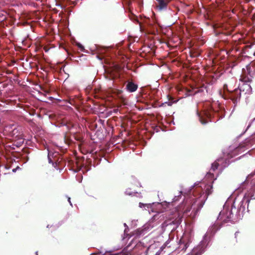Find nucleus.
Listing matches in <instances>:
<instances>
[{
    "label": "nucleus",
    "instance_id": "nucleus-6",
    "mask_svg": "<svg viewBox=\"0 0 255 255\" xmlns=\"http://www.w3.org/2000/svg\"><path fill=\"white\" fill-rule=\"evenodd\" d=\"M253 184V190L248 191L247 193H246L245 195V197L248 198V202L250 201V199H255V180L252 181Z\"/></svg>",
    "mask_w": 255,
    "mask_h": 255
},
{
    "label": "nucleus",
    "instance_id": "nucleus-16",
    "mask_svg": "<svg viewBox=\"0 0 255 255\" xmlns=\"http://www.w3.org/2000/svg\"><path fill=\"white\" fill-rule=\"evenodd\" d=\"M68 202H69V203H70V205H71V206H72V203H71V202L70 198V197H69V198H68Z\"/></svg>",
    "mask_w": 255,
    "mask_h": 255
},
{
    "label": "nucleus",
    "instance_id": "nucleus-10",
    "mask_svg": "<svg viewBox=\"0 0 255 255\" xmlns=\"http://www.w3.org/2000/svg\"><path fill=\"white\" fill-rule=\"evenodd\" d=\"M137 85L132 82H129L127 85L128 90L130 92H133L136 90Z\"/></svg>",
    "mask_w": 255,
    "mask_h": 255
},
{
    "label": "nucleus",
    "instance_id": "nucleus-1",
    "mask_svg": "<svg viewBox=\"0 0 255 255\" xmlns=\"http://www.w3.org/2000/svg\"><path fill=\"white\" fill-rule=\"evenodd\" d=\"M204 187L202 193L190 197L189 204L184 211V214H187L191 210L195 214L203 206L208 196L212 193V186L205 185Z\"/></svg>",
    "mask_w": 255,
    "mask_h": 255
},
{
    "label": "nucleus",
    "instance_id": "nucleus-4",
    "mask_svg": "<svg viewBox=\"0 0 255 255\" xmlns=\"http://www.w3.org/2000/svg\"><path fill=\"white\" fill-rule=\"evenodd\" d=\"M205 243L202 241L200 245L192 250L191 255H201L205 251Z\"/></svg>",
    "mask_w": 255,
    "mask_h": 255
},
{
    "label": "nucleus",
    "instance_id": "nucleus-17",
    "mask_svg": "<svg viewBox=\"0 0 255 255\" xmlns=\"http://www.w3.org/2000/svg\"><path fill=\"white\" fill-rule=\"evenodd\" d=\"M91 255H100V254H92Z\"/></svg>",
    "mask_w": 255,
    "mask_h": 255
},
{
    "label": "nucleus",
    "instance_id": "nucleus-21",
    "mask_svg": "<svg viewBox=\"0 0 255 255\" xmlns=\"http://www.w3.org/2000/svg\"><path fill=\"white\" fill-rule=\"evenodd\" d=\"M124 226H127L126 224H124Z\"/></svg>",
    "mask_w": 255,
    "mask_h": 255
},
{
    "label": "nucleus",
    "instance_id": "nucleus-13",
    "mask_svg": "<svg viewBox=\"0 0 255 255\" xmlns=\"http://www.w3.org/2000/svg\"><path fill=\"white\" fill-rule=\"evenodd\" d=\"M48 157L49 162L52 163V159L51 158V153L50 152H48Z\"/></svg>",
    "mask_w": 255,
    "mask_h": 255
},
{
    "label": "nucleus",
    "instance_id": "nucleus-19",
    "mask_svg": "<svg viewBox=\"0 0 255 255\" xmlns=\"http://www.w3.org/2000/svg\"><path fill=\"white\" fill-rule=\"evenodd\" d=\"M238 233V232H236V233H235V236H236V237L237 236V235Z\"/></svg>",
    "mask_w": 255,
    "mask_h": 255
},
{
    "label": "nucleus",
    "instance_id": "nucleus-18",
    "mask_svg": "<svg viewBox=\"0 0 255 255\" xmlns=\"http://www.w3.org/2000/svg\"><path fill=\"white\" fill-rule=\"evenodd\" d=\"M246 86H247V87H248V88L249 89H250L251 88L250 86L249 85H247Z\"/></svg>",
    "mask_w": 255,
    "mask_h": 255
},
{
    "label": "nucleus",
    "instance_id": "nucleus-8",
    "mask_svg": "<svg viewBox=\"0 0 255 255\" xmlns=\"http://www.w3.org/2000/svg\"><path fill=\"white\" fill-rule=\"evenodd\" d=\"M158 2L157 6L160 10L166 7V5L169 1L166 0H156Z\"/></svg>",
    "mask_w": 255,
    "mask_h": 255
},
{
    "label": "nucleus",
    "instance_id": "nucleus-22",
    "mask_svg": "<svg viewBox=\"0 0 255 255\" xmlns=\"http://www.w3.org/2000/svg\"><path fill=\"white\" fill-rule=\"evenodd\" d=\"M36 255H38V254H37V252L36 253Z\"/></svg>",
    "mask_w": 255,
    "mask_h": 255
},
{
    "label": "nucleus",
    "instance_id": "nucleus-7",
    "mask_svg": "<svg viewBox=\"0 0 255 255\" xmlns=\"http://www.w3.org/2000/svg\"><path fill=\"white\" fill-rule=\"evenodd\" d=\"M219 165V163L217 161L214 162L212 165L211 170L210 172L207 174L206 176V178L210 180L213 179H216V178H214V175L213 173H211V170L214 171L215 169H217L218 166Z\"/></svg>",
    "mask_w": 255,
    "mask_h": 255
},
{
    "label": "nucleus",
    "instance_id": "nucleus-15",
    "mask_svg": "<svg viewBox=\"0 0 255 255\" xmlns=\"http://www.w3.org/2000/svg\"><path fill=\"white\" fill-rule=\"evenodd\" d=\"M251 176H253V175H252V174H251V175H249V176H248V177H247V179H248V181L250 179V178H251Z\"/></svg>",
    "mask_w": 255,
    "mask_h": 255
},
{
    "label": "nucleus",
    "instance_id": "nucleus-20",
    "mask_svg": "<svg viewBox=\"0 0 255 255\" xmlns=\"http://www.w3.org/2000/svg\"><path fill=\"white\" fill-rule=\"evenodd\" d=\"M220 160H221L220 159H218V161L219 162V161H220Z\"/></svg>",
    "mask_w": 255,
    "mask_h": 255
},
{
    "label": "nucleus",
    "instance_id": "nucleus-2",
    "mask_svg": "<svg viewBox=\"0 0 255 255\" xmlns=\"http://www.w3.org/2000/svg\"><path fill=\"white\" fill-rule=\"evenodd\" d=\"M233 208L236 210V208L233 207V205L230 206L228 204H225L223 210L219 214L218 220L223 223H227L230 221L233 217L232 210Z\"/></svg>",
    "mask_w": 255,
    "mask_h": 255
},
{
    "label": "nucleus",
    "instance_id": "nucleus-14",
    "mask_svg": "<svg viewBox=\"0 0 255 255\" xmlns=\"http://www.w3.org/2000/svg\"><path fill=\"white\" fill-rule=\"evenodd\" d=\"M77 45H78V47H79V48H80L81 50L83 49V46H82L81 44L78 43V44H77Z\"/></svg>",
    "mask_w": 255,
    "mask_h": 255
},
{
    "label": "nucleus",
    "instance_id": "nucleus-11",
    "mask_svg": "<svg viewBox=\"0 0 255 255\" xmlns=\"http://www.w3.org/2000/svg\"><path fill=\"white\" fill-rule=\"evenodd\" d=\"M218 229V228H217V225H214L212 227H211V228L209 229V231H211L212 232H215Z\"/></svg>",
    "mask_w": 255,
    "mask_h": 255
},
{
    "label": "nucleus",
    "instance_id": "nucleus-3",
    "mask_svg": "<svg viewBox=\"0 0 255 255\" xmlns=\"http://www.w3.org/2000/svg\"><path fill=\"white\" fill-rule=\"evenodd\" d=\"M144 248L143 243L141 242L137 243L136 241L133 240L124 249L123 253L125 255H128L133 250L135 252H138V254L139 255L142 253L140 251L142 250Z\"/></svg>",
    "mask_w": 255,
    "mask_h": 255
},
{
    "label": "nucleus",
    "instance_id": "nucleus-12",
    "mask_svg": "<svg viewBox=\"0 0 255 255\" xmlns=\"http://www.w3.org/2000/svg\"><path fill=\"white\" fill-rule=\"evenodd\" d=\"M149 206V204H143L141 203H139V207L140 208H142L145 206H147V207H148Z\"/></svg>",
    "mask_w": 255,
    "mask_h": 255
},
{
    "label": "nucleus",
    "instance_id": "nucleus-5",
    "mask_svg": "<svg viewBox=\"0 0 255 255\" xmlns=\"http://www.w3.org/2000/svg\"><path fill=\"white\" fill-rule=\"evenodd\" d=\"M200 122L202 124H205L208 122L207 119H210L211 114L207 111H204L201 113H198Z\"/></svg>",
    "mask_w": 255,
    "mask_h": 255
},
{
    "label": "nucleus",
    "instance_id": "nucleus-9",
    "mask_svg": "<svg viewBox=\"0 0 255 255\" xmlns=\"http://www.w3.org/2000/svg\"><path fill=\"white\" fill-rule=\"evenodd\" d=\"M187 240H188V237H186V236L184 235L182 238V239H181L180 240V244L184 245V247H183V249H184L185 250L188 248V247L189 246V241H187Z\"/></svg>",
    "mask_w": 255,
    "mask_h": 255
}]
</instances>
